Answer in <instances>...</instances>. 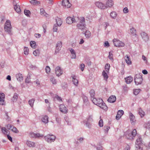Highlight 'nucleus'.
Masks as SVG:
<instances>
[{
	"instance_id": "obj_1",
	"label": "nucleus",
	"mask_w": 150,
	"mask_h": 150,
	"mask_svg": "<svg viewBox=\"0 0 150 150\" xmlns=\"http://www.w3.org/2000/svg\"><path fill=\"white\" fill-rule=\"evenodd\" d=\"M91 100L93 103L99 106L100 108L105 110H107L108 107L102 99L93 98Z\"/></svg>"
},
{
	"instance_id": "obj_20",
	"label": "nucleus",
	"mask_w": 150,
	"mask_h": 150,
	"mask_svg": "<svg viewBox=\"0 0 150 150\" xmlns=\"http://www.w3.org/2000/svg\"><path fill=\"white\" fill-rule=\"evenodd\" d=\"M16 77L17 80L19 81H21L23 80V78L22 75L20 73L16 74Z\"/></svg>"
},
{
	"instance_id": "obj_15",
	"label": "nucleus",
	"mask_w": 150,
	"mask_h": 150,
	"mask_svg": "<svg viewBox=\"0 0 150 150\" xmlns=\"http://www.w3.org/2000/svg\"><path fill=\"white\" fill-rule=\"evenodd\" d=\"M55 73L57 76H59L62 74V71L59 67H57L55 69Z\"/></svg>"
},
{
	"instance_id": "obj_10",
	"label": "nucleus",
	"mask_w": 150,
	"mask_h": 150,
	"mask_svg": "<svg viewBox=\"0 0 150 150\" xmlns=\"http://www.w3.org/2000/svg\"><path fill=\"white\" fill-rule=\"evenodd\" d=\"M97 7L101 9H104L107 8V6L102 3L100 2H97L95 3Z\"/></svg>"
},
{
	"instance_id": "obj_28",
	"label": "nucleus",
	"mask_w": 150,
	"mask_h": 150,
	"mask_svg": "<svg viewBox=\"0 0 150 150\" xmlns=\"http://www.w3.org/2000/svg\"><path fill=\"white\" fill-rule=\"evenodd\" d=\"M71 77L72 78V81L74 85L77 86L78 84V81L76 79L75 76H72Z\"/></svg>"
},
{
	"instance_id": "obj_24",
	"label": "nucleus",
	"mask_w": 150,
	"mask_h": 150,
	"mask_svg": "<svg viewBox=\"0 0 150 150\" xmlns=\"http://www.w3.org/2000/svg\"><path fill=\"white\" fill-rule=\"evenodd\" d=\"M84 33H83V34H85L86 37L87 38H90L91 36V32L87 30H86H86H84Z\"/></svg>"
},
{
	"instance_id": "obj_30",
	"label": "nucleus",
	"mask_w": 150,
	"mask_h": 150,
	"mask_svg": "<svg viewBox=\"0 0 150 150\" xmlns=\"http://www.w3.org/2000/svg\"><path fill=\"white\" fill-rule=\"evenodd\" d=\"M56 21L57 23V25L59 26H60L61 25L62 22L60 18H57L56 19Z\"/></svg>"
},
{
	"instance_id": "obj_48",
	"label": "nucleus",
	"mask_w": 150,
	"mask_h": 150,
	"mask_svg": "<svg viewBox=\"0 0 150 150\" xmlns=\"http://www.w3.org/2000/svg\"><path fill=\"white\" fill-rule=\"evenodd\" d=\"M30 44L31 47H35L36 46L35 42L33 41H30Z\"/></svg>"
},
{
	"instance_id": "obj_55",
	"label": "nucleus",
	"mask_w": 150,
	"mask_h": 150,
	"mask_svg": "<svg viewBox=\"0 0 150 150\" xmlns=\"http://www.w3.org/2000/svg\"><path fill=\"white\" fill-rule=\"evenodd\" d=\"M46 72L47 73H48L50 72V69L49 66H47L45 68Z\"/></svg>"
},
{
	"instance_id": "obj_12",
	"label": "nucleus",
	"mask_w": 150,
	"mask_h": 150,
	"mask_svg": "<svg viewBox=\"0 0 150 150\" xmlns=\"http://www.w3.org/2000/svg\"><path fill=\"white\" fill-rule=\"evenodd\" d=\"M30 136L31 137L37 138L40 137H42L43 135L42 134H40L39 133H35L34 132H31L30 134Z\"/></svg>"
},
{
	"instance_id": "obj_59",
	"label": "nucleus",
	"mask_w": 150,
	"mask_h": 150,
	"mask_svg": "<svg viewBox=\"0 0 150 150\" xmlns=\"http://www.w3.org/2000/svg\"><path fill=\"white\" fill-rule=\"evenodd\" d=\"M146 129H148L150 130V121H149L146 124Z\"/></svg>"
},
{
	"instance_id": "obj_38",
	"label": "nucleus",
	"mask_w": 150,
	"mask_h": 150,
	"mask_svg": "<svg viewBox=\"0 0 150 150\" xmlns=\"http://www.w3.org/2000/svg\"><path fill=\"white\" fill-rule=\"evenodd\" d=\"M90 93L91 95V99L93 98H94L95 96V91L94 90L92 89L90 91Z\"/></svg>"
},
{
	"instance_id": "obj_52",
	"label": "nucleus",
	"mask_w": 150,
	"mask_h": 150,
	"mask_svg": "<svg viewBox=\"0 0 150 150\" xmlns=\"http://www.w3.org/2000/svg\"><path fill=\"white\" fill-rule=\"evenodd\" d=\"M62 42L61 41H58L56 44V47H62Z\"/></svg>"
},
{
	"instance_id": "obj_62",
	"label": "nucleus",
	"mask_w": 150,
	"mask_h": 150,
	"mask_svg": "<svg viewBox=\"0 0 150 150\" xmlns=\"http://www.w3.org/2000/svg\"><path fill=\"white\" fill-rule=\"evenodd\" d=\"M42 27L44 29V32L45 33L46 31L47 28V25L46 24H44L42 25Z\"/></svg>"
},
{
	"instance_id": "obj_21",
	"label": "nucleus",
	"mask_w": 150,
	"mask_h": 150,
	"mask_svg": "<svg viewBox=\"0 0 150 150\" xmlns=\"http://www.w3.org/2000/svg\"><path fill=\"white\" fill-rule=\"evenodd\" d=\"M125 80L127 84H129L132 81L133 78L131 76H129L125 78Z\"/></svg>"
},
{
	"instance_id": "obj_57",
	"label": "nucleus",
	"mask_w": 150,
	"mask_h": 150,
	"mask_svg": "<svg viewBox=\"0 0 150 150\" xmlns=\"http://www.w3.org/2000/svg\"><path fill=\"white\" fill-rule=\"evenodd\" d=\"M29 77H30V76H29ZM30 77H29L28 76L25 79V82L26 83H30Z\"/></svg>"
},
{
	"instance_id": "obj_36",
	"label": "nucleus",
	"mask_w": 150,
	"mask_h": 150,
	"mask_svg": "<svg viewBox=\"0 0 150 150\" xmlns=\"http://www.w3.org/2000/svg\"><path fill=\"white\" fill-rule=\"evenodd\" d=\"M102 75L104 77V79L105 80H107L108 78V76L107 73L105 72V71H103L102 72Z\"/></svg>"
},
{
	"instance_id": "obj_7",
	"label": "nucleus",
	"mask_w": 150,
	"mask_h": 150,
	"mask_svg": "<svg viewBox=\"0 0 150 150\" xmlns=\"http://www.w3.org/2000/svg\"><path fill=\"white\" fill-rule=\"evenodd\" d=\"M45 140L49 143H51L54 142L56 139V137L53 135L48 134L44 137Z\"/></svg>"
},
{
	"instance_id": "obj_17",
	"label": "nucleus",
	"mask_w": 150,
	"mask_h": 150,
	"mask_svg": "<svg viewBox=\"0 0 150 150\" xmlns=\"http://www.w3.org/2000/svg\"><path fill=\"white\" fill-rule=\"evenodd\" d=\"M75 21L74 18H71L70 17H68L66 19V21L67 23L71 24L74 22Z\"/></svg>"
},
{
	"instance_id": "obj_8",
	"label": "nucleus",
	"mask_w": 150,
	"mask_h": 150,
	"mask_svg": "<svg viewBox=\"0 0 150 150\" xmlns=\"http://www.w3.org/2000/svg\"><path fill=\"white\" fill-rule=\"evenodd\" d=\"M114 45L116 47H123L125 44L123 42L117 39L114 38L113 40Z\"/></svg>"
},
{
	"instance_id": "obj_45",
	"label": "nucleus",
	"mask_w": 150,
	"mask_h": 150,
	"mask_svg": "<svg viewBox=\"0 0 150 150\" xmlns=\"http://www.w3.org/2000/svg\"><path fill=\"white\" fill-rule=\"evenodd\" d=\"M140 89H135L134 90V94L135 95H137L139 92H140Z\"/></svg>"
},
{
	"instance_id": "obj_3",
	"label": "nucleus",
	"mask_w": 150,
	"mask_h": 150,
	"mask_svg": "<svg viewBox=\"0 0 150 150\" xmlns=\"http://www.w3.org/2000/svg\"><path fill=\"white\" fill-rule=\"evenodd\" d=\"M80 22L78 23L76 25L78 28L81 30L83 32L84 31V30H86V25L85 23V19L83 17H81L80 20Z\"/></svg>"
},
{
	"instance_id": "obj_26",
	"label": "nucleus",
	"mask_w": 150,
	"mask_h": 150,
	"mask_svg": "<svg viewBox=\"0 0 150 150\" xmlns=\"http://www.w3.org/2000/svg\"><path fill=\"white\" fill-rule=\"evenodd\" d=\"M48 116L47 115H45L42 118V121L45 123H47L48 122Z\"/></svg>"
},
{
	"instance_id": "obj_14",
	"label": "nucleus",
	"mask_w": 150,
	"mask_h": 150,
	"mask_svg": "<svg viewBox=\"0 0 150 150\" xmlns=\"http://www.w3.org/2000/svg\"><path fill=\"white\" fill-rule=\"evenodd\" d=\"M129 114L130 122L132 124L134 125L135 124V123L136 120L135 119V117L131 112H129Z\"/></svg>"
},
{
	"instance_id": "obj_63",
	"label": "nucleus",
	"mask_w": 150,
	"mask_h": 150,
	"mask_svg": "<svg viewBox=\"0 0 150 150\" xmlns=\"http://www.w3.org/2000/svg\"><path fill=\"white\" fill-rule=\"evenodd\" d=\"M13 125H11V124H8L6 125V127L8 129H11V128L13 127Z\"/></svg>"
},
{
	"instance_id": "obj_40",
	"label": "nucleus",
	"mask_w": 150,
	"mask_h": 150,
	"mask_svg": "<svg viewBox=\"0 0 150 150\" xmlns=\"http://www.w3.org/2000/svg\"><path fill=\"white\" fill-rule=\"evenodd\" d=\"M40 14L42 15H43V16H45L46 17L47 16V14L45 12V11L44 10L43 8H41L40 9Z\"/></svg>"
},
{
	"instance_id": "obj_61",
	"label": "nucleus",
	"mask_w": 150,
	"mask_h": 150,
	"mask_svg": "<svg viewBox=\"0 0 150 150\" xmlns=\"http://www.w3.org/2000/svg\"><path fill=\"white\" fill-rule=\"evenodd\" d=\"M117 113L120 114V115L122 116V115L124 114V111L122 110H118V111L117 112Z\"/></svg>"
},
{
	"instance_id": "obj_58",
	"label": "nucleus",
	"mask_w": 150,
	"mask_h": 150,
	"mask_svg": "<svg viewBox=\"0 0 150 150\" xmlns=\"http://www.w3.org/2000/svg\"><path fill=\"white\" fill-rule=\"evenodd\" d=\"M57 30V25L55 24L54 25L53 27V31L54 32H56Z\"/></svg>"
},
{
	"instance_id": "obj_13",
	"label": "nucleus",
	"mask_w": 150,
	"mask_h": 150,
	"mask_svg": "<svg viewBox=\"0 0 150 150\" xmlns=\"http://www.w3.org/2000/svg\"><path fill=\"white\" fill-rule=\"evenodd\" d=\"M142 38L145 42H147L149 40V37L147 33L144 32H142L141 33Z\"/></svg>"
},
{
	"instance_id": "obj_60",
	"label": "nucleus",
	"mask_w": 150,
	"mask_h": 150,
	"mask_svg": "<svg viewBox=\"0 0 150 150\" xmlns=\"http://www.w3.org/2000/svg\"><path fill=\"white\" fill-rule=\"evenodd\" d=\"M61 50V47H56L54 54H56Z\"/></svg>"
},
{
	"instance_id": "obj_47",
	"label": "nucleus",
	"mask_w": 150,
	"mask_h": 150,
	"mask_svg": "<svg viewBox=\"0 0 150 150\" xmlns=\"http://www.w3.org/2000/svg\"><path fill=\"white\" fill-rule=\"evenodd\" d=\"M1 130L3 133L4 134H6L8 131V130H7L5 127H2L1 128Z\"/></svg>"
},
{
	"instance_id": "obj_50",
	"label": "nucleus",
	"mask_w": 150,
	"mask_h": 150,
	"mask_svg": "<svg viewBox=\"0 0 150 150\" xmlns=\"http://www.w3.org/2000/svg\"><path fill=\"white\" fill-rule=\"evenodd\" d=\"M51 81L53 84H56L57 83L56 79L54 77H52L50 79Z\"/></svg>"
},
{
	"instance_id": "obj_4",
	"label": "nucleus",
	"mask_w": 150,
	"mask_h": 150,
	"mask_svg": "<svg viewBox=\"0 0 150 150\" xmlns=\"http://www.w3.org/2000/svg\"><path fill=\"white\" fill-rule=\"evenodd\" d=\"M138 136V138H137L136 142L135 143V150H142V141L141 136Z\"/></svg>"
},
{
	"instance_id": "obj_35",
	"label": "nucleus",
	"mask_w": 150,
	"mask_h": 150,
	"mask_svg": "<svg viewBox=\"0 0 150 150\" xmlns=\"http://www.w3.org/2000/svg\"><path fill=\"white\" fill-rule=\"evenodd\" d=\"M139 114L141 117H143L144 115V112L143 111L141 108H140L139 110Z\"/></svg>"
},
{
	"instance_id": "obj_31",
	"label": "nucleus",
	"mask_w": 150,
	"mask_h": 150,
	"mask_svg": "<svg viewBox=\"0 0 150 150\" xmlns=\"http://www.w3.org/2000/svg\"><path fill=\"white\" fill-rule=\"evenodd\" d=\"M4 93L1 94L2 97L0 96V105H3L4 102Z\"/></svg>"
},
{
	"instance_id": "obj_51",
	"label": "nucleus",
	"mask_w": 150,
	"mask_h": 150,
	"mask_svg": "<svg viewBox=\"0 0 150 150\" xmlns=\"http://www.w3.org/2000/svg\"><path fill=\"white\" fill-rule=\"evenodd\" d=\"M61 86L62 88L64 89L67 87V84L65 82H63L61 84Z\"/></svg>"
},
{
	"instance_id": "obj_6",
	"label": "nucleus",
	"mask_w": 150,
	"mask_h": 150,
	"mask_svg": "<svg viewBox=\"0 0 150 150\" xmlns=\"http://www.w3.org/2000/svg\"><path fill=\"white\" fill-rule=\"evenodd\" d=\"M142 74H137L134 76V81L136 85L141 84L142 82L143 79Z\"/></svg>"
},
{
	"instance_id": "obj_18",
	"label": "nucleus",
	"mask_w": 150,
	"mask_h": 150,
	"mask_svg": "<svg viewBox=\"0 0 150 150\" xmlns=\"http://www.w3.org/2000/svg\"><path fill=\"white\" fill-rule=\"evenodd\" d=\"M116 100V97L115 96H111L108 99V101L110 103H113Z\"/></svg>"
},
{
	"instance_id": "obj_2",
	"label": "nucleus",
	"mask_w": 150,
	"mask_h": 150,
	"mask_svg": "<svg viewBox=\"0 0 150 150\" xmlns=\"http://www.w3.org/2000/svg\"><path fill=\"white\" fill-rule=\"evenodd\" d=\"M4 30L5 32L10 35L12 34V28L11 21L9 20H7L5 23Z\"/></svg>"
},
{
	"instance_id": "obj_16",
	"label": "nucleus",
	"mask_w": 150,
	"mask_h": 150,
	"mask_svg": "<svg viewBox=\"0 0 150 150\" xmlns=\"http://www.w3.org/2000/svg\"><path fill=\"white\" fill-rule=\"evenodd\" d=\"M59 109L60 111L64 113H66L67 111V109L65 106L63 104H61L59 105Z\"/></svg>"
},
{
	"instance_id": "obj_32",
	"label": "nucleus",
	"mask_w": 150,
	"mask_h": 150,
	"mask_svg": "<svg viewBox=\"0 0 150 150\" xmlns=\"http://www.w3.org/2000/svg\"><path fill=\"white\" fill-rule=\"evenodd\" d=\"M130 33L133 36H136V30L134 28H132L130 29Z\"/></svg>"
},
{
	"instance_id": "obj_49",
	"label": "nucleus",
	"mask_w": 150,
	"mask_h": 150,
	"mask_svg": "<svg viewBox=\"0 0 150 150\" xmlns=\"http://www.w3.org/2000/svg\"><path fill=\"white\" fill-rule=\"evenodd\" d=\"M112 52L113 51H110L109 52L108 57L110 59H113Z\"/></svg>"
},
{
	"instance_id": "obj_33",
	"label": "nucleus",
	"mask_w": 150,
	"mask_h": 150,
	"mask_svg": "<svg viewBox=\"0 0 150 150\" xmlns=\"http://www.w3.org/2000/svg\"><path fill=\"white\" fill-rule=\"evenodd\" d=\"M30 3L33 5H36L39 4H40V2L39 1H37L36 0H32L30 1Z\"/></svg>"
},
{
	"instance_id": "obj_43",
	"label": "nucleus",
	"mask_w": 150,
	"mask_h": 150,
	"mask_svg": "<svg viewBox=\"0 0 150 150\" xmlns=\"http://www.w3.org/2000/svg\"><path fill=\"white\" fill-rule=\"evenodd\" d=\"M40 53V51L38 49L35 50L33 52V54L35 56L39 55Z\"/></svg>"
},
{
	"instance_id": "obj_37",
	"label": "nucleus",
	"mask_w": 150,
	"mask_h": 150,
	"mask_svg": "<svg viewBox=\"0 0 150 150\" xmlns=\"http://www.w3.org/2000/svg\"><path fill=\"white\" fill-rule=\"evenodd\" d=\"M35 100L34 99H32L29 100L28 103L31 107H33V104Z\"/></svg>"
},
{
	"instance_id": "obj_54",
	"label": "nucleus",
	"mask_w": 150,
	"mask_h": 150,
	"mask_svg": "<svg viewBox=\"0 0 150 150\" xmlns=\"http://www.w3.org/2000/svg\"><path fill=\"white\" fill-rule=\"evenodd\" d=\"M83 101L84 102L86 103L88 101V98L85 96H83Z\"/></svg>"
},
{
	"instance_id": "obj_44",
	"label": "nucleus",
	"mask_w": 150,
	"mask_h": 150,
	"mask_svg": "<svg viewBox=\"0 0 150 150\" xmlns=\"http://www.w3.org/2000/svg\"><path fill=\"white\" fill-rule=\"evenodd\" d=\"M55 99H57L59 101H62V99L61 98L57 95H55V96L54 98V100H55Z\"/></svg>"
},
{
	"instance_id": "obj_29",
	"label": "nucleus",
	"mask_w": 150,
	"mask_h": 150,
	"mask_svg": "<svg viewBox=\"0 0 150 150\" xmlns=\"http://www.w3.org/2000/svg\"><path fill=\"white\" fill-rule=\"evenodd\" d=\"M14 8L17 13H21V10L20 8V6L19 5H18L14 7Z\"/></svg>"
},
{
	"instance_id": "obj_19",
	"label": "nucleus",
	"mask_w": 150,
	"mask_h": 150,
	"mask_svg": "<svg viewBox=\"0 0 150 150\" xmlns=\"http://www.w3.org/2000/svg\"><path fill=\"white\" fill-rule=\"evenodd\" d=\"M114 4V3L112 0H108L107 1L105 6H107V8L108 7H111Z\"/></svg>"
},
{
	"instance_id": "obj_41",
	"label": "nucleus",
	"mask_w": 150,
	"mask_h": 150,
	"mask_svg": "<svg viewBox=\"0 0 150 150\" xmlns=\"http://www.w3.org/2000/svg\"><path fill=\"white\" fill-rule=\"evenodd\" d=\"M110 64H105V71L107 72H108L110 68Z\"/></svg>"
},
{
	"instance_id": "obj_23",
	"label": "nucleus",
	"mask_w": 150,
	"mask_h": 150,
	"mask_svg": "<svg viewBox=\"0 0 150 150\" xmlns=\"http://www.w3.org/2000/svg\"><path fill=\"white\" fill-rule=\"evenodd\" d=\"M69 50L71 54V58L72 59H75L76 57V53L74 50L72 48L69 49Z\"/></svg>"
},
{
	"instance_id": "obj_22",
	"label": "nucleus",
	"mask_w": 150,
	"mask_h": 150,
	"mask_svg": "<svg viewBox=\"0 0 150 150\" xmlns=\"http://www.w3.org/2000/svg\"><path fill=\"white\" fill-rule=\"evenodd\" d=\"M26 144L27 146L29 147H34L35 146V143L28 140H27L26 142Z\"/></svg>"
},
{
	"instance_id": "obj_11",
	"label": "nucleus",
	"mask_w": 150,
	"mask_h": 150,
	"mask_svg": "<svg viewBox=\"0 0 150 150\" xmlns=\"http://www.w3.org/2000/svg\"><path fill=\"white\" fill-rule=\"evenodd\" d=\"M62 5L67 8L71 7V5L69 0H63L62 1Z\"/></svg>"
},
{
	"instance_id": "obj_56",
	"label": "nucleus",
	"mask_w": 150,
	"mask_h": 150,
	"mask_svg": "<svg viewBox=\"0 0 150 150\" xmlns=\"http://www.w3.org/2000/svg\"><path fill=\"white\" fill-rule=\"evenodd\" d=\"M98 125L100 127H102L103 126V122L102 119H100L98 123Z\"/></svg>"
},
{
	"instance_id": "obj_25",
	"label": "nucleus",
	"mask_w": 150,
	"mask_h": 150,
	"mask_svg": "<svg viewBox=\"0 0 150 150\" xmlns=\"http://www.w3.org/2000/svg\"><path fill=\"white\" fill-rule=\"evenodd\" d=\"M125 57H126V59H125V61L126 63L128 65H130L131 64L132 62L130 60L129 56L128 55H126L125 56Z\"/></svg>"
},
{
	"instance_id": "obj_5",
	"label": "nucleus",
	"mask_w": 150,
	"mask_h": 150,
	"mask_svg": "<svg viewBox=\"0 0 150 150\" xmlns=\"http://www.w3.org/2000/svg\"><path fill=\"white\" fill-rule=\"evenodd\" d=\"M137 134V130L136 129H133L132 132L127 131L126 133V135L128 139L133 140L134 137Z\"/></svg>"
},
{
	"instance_id": "obj_64",
	"label": "nucleus",
	"mask_w": 150,
	"mask_h": 150,
	"mask_svg": "<svg viewBox=\"0 0 150 150\" xmlns=\"http://www.w3.org/2000/svg\"><path fill=\"white\" fill-rule=\"evenodd\" d=\"M121 117L122 116L121 115L117 113V114L116 117V119L117 120H119Z\"/></svg>"
},
{
	"instance_id": "obj_39",
	"label": "nucleus",
	"mask_w": 150,
	"mask_h": 150,
	"mask_svg": "<svg viewBox=\"0 0 150 150\" xmlns=\"http://www.w3.org/2000/svg\"><path fill=\"white\" fill-rule=\"evenodd\" d=\"M24 13L26 16L29 17L30 14V12L29 10L25 9L24 10Z\"/></svg>"
},
{
	"instance_id": "obj_34",
	"label": "nucleus",
	"mask_w": 150,
	"mask_h": 150,
	"mask_svg": "<svg viewBox=\"0 0 150 150\" xmlns=\"http://www.w3.org/2000/svg\"><path fill=\"white\" fill-rule=\"evenodd\" d=\"M117 13L115 11L112 12L110 14V16L113 18L115 19L116 17Z\"/></svg>"
},
{
	"instance_id": "obj_46",
	"label": "nucleus",
	"mask_w": 150,
	"mask_h": 150,
	"mask_svg": "<svg viewBox=\"0 0 150 150\" xmlns=\"http://www.w3.org/2000/svg\"><path fill=\"white\" fill-rule=\"evenodd\" d=\"M24 54L25 55H27L28 54L29 49L28 47H24Z\"/></svg>"
},
{
	"instance_id": "obj_9",
	"label": "nucleus",
	"mask_w": 150,
	"mask_h": 150,
	"mask_svg": "<svg viewBox=\"0 0 150 150\" xmlns=\"http://www.w3.org/2000/svg\"><path fill=\"white\" fill-rule=\"evenodd\" d=\"M93 121V115H90L86 119L83 121V123H85L87 127L90 128L91 123Z\"/></svg>"
},
{
	"instance_id": "obj_53",
	"label": "nucleus",
	"mask_w": 150,
	"mask_h": 150,
	"mask_svg": "<svg viewBox=\"0 0 150 150\" xmlns=\"http://www.w3.org/2000/svg\"><path fill=\"white\" fill-rule=\"evenodd\" d=\"M110 127L109 126H107L106 127H105L104 130H105V133H107Z\"/></svg>"
},
{
	"instance_id": "obj_27",
	"label": "nucleus",
	"mask_w": 150,
	"mask_h": 150,
	"mask_svg": "<svg viewBox=\"0 0 150 150\" xmlns=\"http://www.w3.org/2000/svg\"><path fill=\"white\" fill-rule=\"evenodd\" d=\"M18 94L16 93H14L13 97V98L11 99L12 101L13 102H16L18 98Z\"/></svg>"
},
{
	"instance_id": "obj_42",
	"label": "nucleus",
	"mask_w": 150,
	"mask_h": 150,
	"mask_svg": "<svg viewBox=\"0 0 150 150\" xmlns=\"http://www.w3.org/2000/svg\"><path fill=\"white\" fill-rule=\"evenodd\" d=\"M13 128L12 129H11V130L13 132L16 133H17L19 132L18 130L17 129L16 127H14V126H13V127H12Z\"/></svg>"
}]
</instances>
